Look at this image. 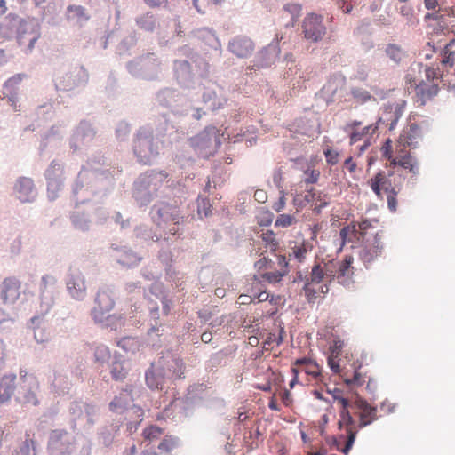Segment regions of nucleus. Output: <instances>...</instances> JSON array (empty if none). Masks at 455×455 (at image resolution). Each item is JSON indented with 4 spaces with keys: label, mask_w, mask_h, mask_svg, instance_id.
Returning <instances> with one entry per match:
<instances>
[{
    "label": "nucleus",
    "mask_w": 455,
    "mask_h": 455,
    "mask_svg": "<svg viewBox=\"0 0 455 455\" xmlns=\"http://www.w3.org/2000/svg\"><path fill=\"white\" fill-rule=\"evenodd\" d=\"M334 401L340 406L339 428L345 430L347 434L346 444L341 451L347 455L354 445L358 430L377 420L378 411L360 396L349 401L343 396L334 395Z\"/></svg>",
    "instance_id": "1"
},
{
    "label": "nucleus",
    "mask_w": 455,
    "mask_h": 455,
    "mask_svg": "<svg viewBox=\"0 0 455 455\" xmlns=\"http://www.w3.org/2000/svg\"><path fill=\"white\" fill-rule=\"evenodd\" d=\"M423 131L417 124H411L408 129L403 130L398 140L393 146L392 140L387 139L382 145L380 151L382 157L395 167L402 166L410 172V179L415 180L419 174V163L416 157L406 150L407 147L414 146L417 140L422 138Z\"/></svg>",
    "instance_id": "2"
},
{
    "label": "nucleus",
    "mask_w": 455,
    "mask_h": 455,
    "mask_svg": "<svg viewBox=\"0 0 455 455\" xmlns=\"http://www.w3.org/2000/svg\"><path fill=\"white\" fill-rule=\"evenodd\" d=\"M387 162L386 166L389 168L388 172H379L369 180L368 183L379 198H382L386 195L388 209L394 212L397 210L396 196L401 191L406 179L405 174H410V172L402 166L394 167L389 161Z\"/></svg>",
    "instance_id": "3"
},
{
    "label": "nucleus",
    "mask_w": 455,
    "mask_h": 455,
    "mask_svg": "<svg viewBox=\"0 0 455 455\" xmlns=\"http://www.w3.org/2000/svg\"><path fill=\"white\" fill-rule=\"evenodd\" d=\"M20 386L18 391L17 401L22 405L36 406L39 403L37 393L39 391V381L33 374L26 371H20Z\"/></svg>",
    "instance_id": "4"
},
{
    "label": "nucleus",
    "mask_w": 455,
    "mask_h": 455,
    "mask_svg": "<svg viewBox=\"0 0 455 455\" xmlns=\"http://www.w3.org/2000/svg\"><path fill=\"white\" fill-rule=\"evenodd\" d=\"M293 379L290 382V387L292 388L295 383L298 382L299 374L304 372L307 376V381L314 384H320L323 382V376L320 365L315 361L303 357L297 359L291 367Z\"/></svg>",
    "instance_id": "5"
},
{
    "label": "nucleus",
    "mask_w": 455,
    "mask_h": 455,
    "mask_svg": "<svg viewBox=\"0 0 455 455\" xmlns=\"http://www.w3.org/2000/svg\"><path fill=\"white\" fill-rule=\"evenodd\" d=\"M41 37L39 25L32 22H23L18 29L17 40L19 45L27 54L31 53L35 44Z\"/></svg>",
    "instance_id": "6"
},
{
    "label": "nucleus",
    "mask_w": 455,
    "mask_h": 455,
    "mask_svg": "<svg viewBox=\"0 0 455 455\" xmlns=\"http://www.w3.org/2000/svg\"><path fill=\"white\" fill-rule=\"evenodd\" d=\"M96 306L92 310V316L95 322L102 323L109 316L115 302L108 291H99L95 299Z\"/></svg>",
    "instance_id": "7"
},
{
    "label": "nucleus",
    "mask_w": 455,
    "mask_h": 455,
    "mask_svg": "<svg viewBox=\"0 0 455 455\" xmlns=\"http://www.w3.org/2000/svg\"><path fill=\"white\" fill-rule=\"evenodd\" d=\"M303 33L307 40L320 41L326 33L323 17L315 13L308 14L303 21Z\"/></svg>",
    "instance_id": "8"
},
{
    "label": "nucleus",
    "mask_w": 455,
    "mask_h": 455,
    "mask_svg": "<svg viewBox=\"0 0 455 455\" xmlns=\"http://www.w3.org/2000/svg\"><path fill=\"white\" fill-rule=\"evenodd\" d=\"M406 106V101L399 100L392 102H387L384 105V116L379 117L377 122L386 123L389 126V130H393L396 125L398 120L403 115Z\"/></svg>",
    "instance_id": "9"
},
{
    "label": "nucleus",
    "mask_w": 455,
    "mask_h": 455,
    "mask_svg": "<svg viewBox=\"0 0 455 455\" xmlns=\"http://www.w3.org/2000/svg\"><path fill=\"white\" fill-rule=\"evenodd\" d=\"M153 138L150 135L138 134L134 140V153L140 162L144 164L150 163L156 152L153 150Z\"/></svg>",
    "instance_id": "10"
},
{
    "label": "nucleus",
    "mask_w": 455,
    "mask_h": 455,
    "mask_svg": "<svg viewBox=\"0 0 455 455\" xmlns=\"http://www.w3.org/2000/svg\"><path fill=\"white\" fill-rule=\"evenodd\" d=\"M67 289L69 294L76 299H82L85 296V280L80 271L73 270L70 272L67 280Z\"/></svg>",
    "instance_id": "11"
},
{
    "label": "nucleus",
    "mask_w": 455,
    "mask_h": 455,
    "mask_svg": "<svg viewBox=\"0 0 455 455\" xmlns=\"http://www.w3.org/2000/svg\"><path fill=\"white\" fill-rule=\"evenodd\" d=\"M383 251V244L381 242V238L377 234L374 237L372 243H367L363 246L359 252L360 259L368 267L374 260H376L379 257L381 256Z\"/></svg>",
    "instance_id": "12"
},
{
    "label": "nucleus",
    "mask_w": 455,
    "mask_h": 455,
    "mask_svg": "<svg viewBox=\"0 0 455 455\" xmlns=\"http://www.w3.org/2000/svg\"><path fill=\"white\" fill-rule=\"evenodd\" d=\"M228 49L238 58H247L253 52L254 44L249 37L238 36L229 42Z\"/></svg>",
    "instance_id": "13"
},
{
    "label": "nucleus",
    "mask_w": 455,
    "mask_h": 455,
    "mask_svg": "<svg viewBox=\"0 0 455 455\" xmlns=\"http://www.w3.org/2000/svg\"><path fill=\"white\" fill-rule=\"evenodd\" d=\"M20 282L15 277H6L1 286V299L5 304H13L20 297Z\"/></svg>",
    "instance_id": "14"
},
{
    "label": "nucleus",
    "mask_w": 455,
    "mask_h": 455,
    "mask_svg": "<svg viewBox=\"0 0 455 455\" xmlns=\"http://www.w3.org/2000/svg\"><path fill=\"white\" fill-rule=\"evenodd\" d=\"M438 92L439 87L437 84L421 81L415 87L416 102L419 106H424L431 101L438 94Z\"/></svg>",
    "instance_id": "15"
},
{
    "label": "nucleus",
    "mask_w": 455,
    "mask_h": 455,
    "mask_svg": "<svg viewBox=\"0 0 455 455\" xmlns=\"http://www.w3.org/2000/svg\"><path fill=\"white\" fill-rule=\"evenodd\" d=\"M361 363L355 362L351 369L343 367L341 378L345 384L351 387H361L365 382V377L360 372Z\"/></svg>",
    "instance_id": "16"
},
{
    "label": "nucleus",
    "mask_w": 455,
    "mask_h": 455,
    "mask_svg": "<svg viewBox=\"0 0 455 455\" xmlns=\"http://www.w3.org/2000/svg\"><path fill=\"white\" fill-rule=\"evenodd\" d=\"M353 262L354 258L350 255H347L343 260L338 261L336 279L339 283L348 285L351 283L354 275Z\"/></svg>",
    "instance_id": "17"
},
{
    "label": "nucleus",
    "mask_w": 455,
    "mask_h": 455,
    "mask_svg": "<svg viewBox=\"0 0 455 455\" xmlns=\"http://www.w3.org/2000/svg\"><path fill=\"white\" fill-rule=\"evenodd\" d=\"M303 291L307 302L315 303L317 299L323 298L329 291V285L306 280Z\"/></svg>",
    "instance_id": "18"
},
{
    "label": "nucleus",
    "mask_w": 455,
    "mask_h": 455,
    "mask_svg": "<svg viewBox=\"0 0 455 455\" xmlns=\"http://www.w3.org/2000/svg\"><path fill=\"white\" fill-rule=\"evenodd\" d=\"M15 191L22 203L32 201L36 196L33 180L28 178H20L15 185Z\"/></svg>",
    "instance_id": "19"
},
{
    "label": "nucleus",
    "mask_w": 455,
    "mask_h": 455,
    "mask_svg": "<svg viewBox=\"0 0 455 455\" xmlns=\"http://www.w3.org/2000/svg\"><path fill=\"white\" fill-rule=\"evenodd\" d=\"M16 376L14 374L4 375L0 378V405L7 403L12 396L16 388Z\"/></svg>",
    "instance_id": "20"
},
{
    "label": "nucleus",
    "mask_w": 455,
    "mask_h": 455,
    "mask_svg": "<svg viewBox=\"0 0 455 455\" xmlns=\"http://www.w3.org/2000/svg\"><path fill=\"white\" fill-rule=\"evenodd\" d=\"M57 280L53 275H45L42 277V295L49 293L50 299L43 305L42 314L47 313L53 304V293Z\"/></svg>",
    "instance_id": "21"
},
{
    "label": "nucleus",
    "mask_w": 455,
    "mask_h": 455,
    "mask_svg": "<svg viewBox=\"0 0 455 455\" xmlns=\"http://www.w3.org/2000/svg\"><path fill=\"white\" fill-rule=\"evenodd\" d=\"M339 236L341 239V247L346 243H356L362 238L357 230V225L355 222H351L350 224L343 227L340 229Z\"/></svg>",
    "instance_id": "22"
},
{
    "label": "nucleus",
    "mask_w": 455,
    "mask_h": 455,
    "mask_svg": "<svg viewBox=\"0 0 455 455\" xmlns=\"http://www.w3.org/2000/svg\"><path fill=\"white\" fill-rule=\"evenodd\" d=\"M67 19L68 20L76 21L82 25L86 22L90 16L87 14L85 9L81 5H68L67 8Z\"/></svg>",
    "instance_id": "23"
},
{
    "label": "nucleus",
    "mask_w": 455,
    "mask_h": 455,
    "mask_svg": "<svg viewBox=\"0 0 455 455\" xmlns=\"http://www.w3.org/2000/svg\"><path fill=\"white\" fill-rule=\"evenodd\" d=\"M379 129V122L363 127L361 131H353L349 133V143L351 145L362 140L364 137H371Z\"/></svg>",
    "instance_id": "24"
},
{
    "label": "nucleus",
    "mask_w": 455,
    "mask_h": 455,
    "mask_svg": "<svg viewBox=\"0 0 455 455\" xmlns=\"http://www.w3.org/2000/svg\"><path fill=\"white\" fill-rule=\"evenodd\" d=\"M129 372V367L124 361L115 360L110 368V374L114 380L123 381L126 379Z\"/></svg>",
    "instance_id": "25"
},
{
    "label": "nucleus",
    "mask_w": 455,
    "mask_h": 455,
    "mask_svg": "<svg viewBox=\"0 0 455 455\" xmlns=\"http://www.w3.org/2000/svg\"><path fill=\"white\" fill-rule=\"evenodd\" d=\"M158 216L163 222L172 221L174 226L179 223L180 214L175 207L164 205L158 210Z\"/></svg>",
    "instance_id": "26"
},
{
    "label": "nucleus",
    "mask_w": 455,
    "mask_h": 455,
    "mask_svg": "<svg viewBox=\"0 0 455 455\" xmlns=\"http://www.w3.org/2000/svg\"><path fill=\"white\" fill-rule=\"evenodd\" d=\"M34 330V337L38 342H44L48 339V335L44 328V323L43 317L34 316L30 320Z\"/></svg>",
    "instance_id": "27"
},
{
    "label": "nucleus",
    "mask_w": 455,
    "mask_h": 455,
    "mask_svg": "<svg viewBox=\"0 0 455 455\" xmlns=\"http://www.w3.org/2000/svg\"><path fill=\"white\" fill-rule=\"evenodd\" d=\"M301 6L298 4H287L283 7L282 17L290 19L291 25L300 15Z\"/></svg>",
    "instance_id": "28"
},
{
    "label": "nucleus",
    "mask_w": 455,
    "mask_h": 455,
    "mask_svg": "<svg viewBox=\"0 0 455 455\" xmlns=\"http://www.w3.org/2000/svg\"><path fill=\"white\" fill-rule=\"evenodd\" d=\"M306 280L314 282L315 283H329V279H327V276L325 275V273L322 267L321 263H316L314 265L309 276L307 277Z\"/></svg>",
    "instance_id": "29"
},
{
    "label": "nucleus",
    "mask_w": 455,
    "mask_h": 455,
    "mask_svg": "<svg viewBox=\"0 0 455 455\" xmlns=\"http://www.w3.org/2000/svg\"><path fill=\"white\" fill-rule=\"evenodd\" d=\"M350 93L355 102L359 104H364L368 101L375 100L369 91L361 87L352 88Z\"/></svg>",
    "instance_id": "30"
},
{
    "label": "nucleus",
    "mask_w": 455,
    "mask_h": 455,
    "mask_svg": "<svg viewBox=\"0 0 455 455\" xmlns=\"http://www.w3.org/2000/svg\"><path fill=\"white\" fill-rule=\"evenodd\" d=\"M312 248L313 246L310 243L303 241L301 243L292 247V255L298 261L302 262L306 259L307 254L311 251Z\"/></svg>",
    "instance_id": "31"
},
{
    "label": "nucleus",
    "mask_w": 455,
    "mask_h": 455,
    "mask_svg": "<svg viewBox=\"0 0 455 455\" xmlns=\"http://www.w3.org/2000/svg\"><path fill=\"white\" fill-rule=\"evenodd\" d=\"M178 446V439L172 435H165L159 443L157 448L161 453H170Z\"/></svg>",
    "instance_id": "32"
},
{
    "label": "nucleus",
    "mask_w": 455,
    "mask_h": 455,
    "mask_svg": "<svg viewBox=\"0 0 455 455\" xmlns=\"http://www.w3.org/2000/svg\"><path fill=\"white\" fill-rule=\"evenodd\" d=\"M163 434L164 429L156 425H151L142 431L144 440L149 443L157 440Z\"/></svg>",
    "instance_id": "33"
},
{
    "label": "nucleus",
    "mask_w": 455,
    "mask_h": 455,
    "mask_svg": "<svg viewBox=\"0 0 455 455\" xmlns=\"http://www.w3.org/2000/svg\"><path fill=\"white\" fill-rule=\"evenodd\" d=\"M261 238L265 242L267 250L271 252L277 251L279 243L275 238V234L272 230H267L261 234Z\"/></svg>",
    "instance_id": "34"
},
{
    "label": "nucleus",
    "mask_w": 455,
    "mask_h": 455,
    "mask_svg": "<svg viewBox=\"0 0 455 455\" xmlns=\"http://www.w3.org/2000/svg\"><path fill=\"white\" fill-rule=\"evenodd\" d=\"M139 27L146 31H153L156 27V19L154 15L147 13L137 20Z\"/></svg>",
    "instance_id": "35"
},
{
    "label": "nucleus",
    "mask_w": 455,
    "mask_h": 455,
    "mask_svg": "<svg viewBox=\"0 0 455 455\" xmlns=\"http://www.w3.org/2000/svg\"><path fill=\"white\" fill-rule=\"evenodd\" d=\"M110 358V351L105 345H97L94 347V360L100 364H104Z\"/></svg>",
    "instance_id": "36"
},
{
    "label": "nucleus",
    "mask_w": 455,
    "mask_h": 455,
    "mask_svg": "<svg viewBox=\"0 0 455 455\" xmlns=\"http://www.w3.org/2000/svg\"><path fill=\"white\" fill-rule=\"evenodd\" d=\"M146 383L151 389L162 388L163 378L156 376L153 370H148L146 372Z\"/></svg>",
    "instance_id": "37"
},
{
    "label": "nucleus",
    "mask_w": 455,
    "mask_h": 455,
    "mask_svg": "<svg viewBox=\"0 0 455 455\" xmlns=\"http://www.w3.org/2000/svg\"><path fill=\"white\" fill-rule=\"evenodd\" d=\"M314 199V201H311V206L317 212H320L329 204V198L327 195L321 191H315Z\"/></svg>",
    "instance_id": "38"
},
{
    "label": "nucleus",
    "mask_w": 455,
    "mask_h": 455,
    "mask_svg": "<svg viewBox=\"0 0 455 455\" xmlns=\"http://www.w3.org/2000/svg\"><path fill=\"white\" fill-rule=\"evenodd\" d=\"M35 451V441L30 438L29 435H27L26 439L17 452V455H36Z\"/></svg>",
    "instance_id": "39"
},
{
    "label": "nucleus",
    "mask_w": 455,
    "mask_h": 455,
    "mask_svg": "<svg viewBox=\"0 0 455 455\" xmlns=\"http://www.w3.org/2000/svg\"><path fill=\"white\" fill-rule=\"evenodd\" d=\"M322 267L329 279V283H331L333 279L336 278L337 275V267H339V264L337 260H329L327 262H323Z\"/></svg>",
    "instance_id": "40"
},
{
    "label": "nucleus",
    "mask_w": 455,
    "mask_h": 455,
    "mask_svg": "<svg viewBox=\"0 0 455 455\" xmlns=\"http://www.w3.org/2000/svg\"><path fill=\"white\" fill-rule=\"evenodd\" d=\"M315 191L316 190H315V189L307 190L302 199H300L299 196H296L294 197V204L299 207H304L307 204H311V201L315 200L314 198L315 196Z\"/></svg>",
    "instance_id": "41"
},
{
    "label": "nucleus",
    "mask_w": 455,
    "mask_h": 455,
    "mask_svg": "<svg viewBox=\"0 0 455 455\" xmlns=\"http://www.w3.org/2000/svg\"><path fill=\"white\" fill-rule=\"evenodd\" d=\"M429 28H431L432 33L435 35H445L449 31V27L445 18L438 22L429 24Z\"/></svg>",
    "instance_id": "42"
},
{
    "label": "nucleus",
    "mask_w": 455,
    "mask_h": 455,
    "mask_svg": "<svg viewBox=\"0 0 455 455\" xmlns=\"http://www.w3.org/2000/svg\"><path fill=\"white\" fill-rule=\"evenodd\" d=\"M294 221V217L290 214H281L277 217L275 225L276 227L287 228Z\"/></svg>",
    "instance_id": "43"
},
{
    "label": "nucleus",
    "mask_w": 455,
    "mask_h": 455,
    "mask_svg": "<svg viewBox=\"0 0 455 455\" xmlns=\"http://www.w3.org/2000/svg\"><path fill=\"white\" fill-rule=\"evenodd\" d=\"M386 52L390 59L396 62L400 61L403 55L401 49L395 45H389L387 48Z\"/></svg>",
    "instance_id": "44"
},
{
    "label": "nucleus",
    "mask_w": 455,
    "mask_h": 455,
    "mask_svg": "<svg viewBox=\"0 0 455 455\" xmlns=\"http://www.w3.org/2000/svg\"><path fill=\"white\" fill-rule=\"evenodd\" d=\"M343 346L344 343L342 340L335 339L330 347V355H332V357H339L341 355Z\"/></svg>",
    "instance_id": "45"
},
{
    "label": "nucleus",
    "mask_w": 455,
    "mask_h": 455,
    "mask_svg": "<svg viewBox=\"0 0 455 455\" xmlns=\"http://www.w3.org/2000/svg\"><path fill=\"white\" fill-rule=\"evenodd\" d=\"M127 401L124 399L121 395L116 396L113 401L109 403L110 410L113 411H117L120 409H123L126 406Z\"/></svg>",
    "instance_id": "46"
},
{
    "label": "nucleus",
    "mask_w": 455,
    "mask_h": 455,
    "mask_svg": "<svg viewBox=\"0 0 455 455\" xmlns=\"http://www.w3.org/2000/svg\"><path fill=\"white\" fill-rule=\"evenodd\" d=\"M323 154L328 164L334 165L339 162V152L332 150L331 148H327L323 151Z\"/></svg>",
    "instance_id": "47"
},
{
    "label": "nucleus",
    "mask_w": 455,
    "mask_h": 455,
    "mask_svg": "<svg viewBox=\"0 0 455 455\" xmlns=\"http://www.w3.org/2000/svg\"><path fill=\"white\" fill-rule=\"evenodd\" d=\"M328 365L334 373H342V370L339 365V357H332V355L328 356Z\"/></svg>",
    "instance_id": "48"
},
{
    "label": "nucleus",
    "mask_w": 455,
    "mask_h": 455,
    "mask_svg": "<svg viewBox=\"0 0 455 455\" xmlns=\"http://www.w3.org/2000/svg\"><path fill=\"white\" fill-rule=\"evenodd\" d=\"M283 274L275 271V272H268L262 275V277L271 283H278L282 280Z\"/></svg>",
    "instance_id": "49"
},
{
    "label": "nucleus",
    "mask_w": 455,
    "mask_h": 455,
    "mask_svg": "<svg viewBox=\"0 0 455 455\" xmlns=\"http://www.w3.org/2000/svg\"><path fill=\"white\" fill-rule=\"evenodd\" d=\"M425 76H426V79H427V83H435L434 81L435 80H438L439 79V73H438V69L435 68H427L426 70H425Z\"/></svg>",
    "instance_id": "50"
},
{
    "label": "nucleus",
    "mask_w": 455,
    "mask_h": 455,
    "mask_svg": "<svg viewBox=\"0 0 455 455\" xmlns=\"http://www.w3.org/2000/svg\"><path fill=\"white\" fill-rule=\"evenodd\" d=\"M25 77V75L24 74H17L13 76H12L11 78H9L5 84H4V86L6 88H13L14 86H16L17 84H19L22 79Z\"/></svg>",
    "instance_id": "51"
},
{
    "label": "nucleus",
    "mask_w": 455,
    "mask_h": 455,
    "mask_svg": "<svg viewBox=\"0 0 455 455\" xmlns=\"http://www.w3.org/2000/svg\"><path fill=\"white\" fill-rule=\"evenodd\" d=\"M306 178L304 181L307 184L309 183H315L318 180L319 178V172L315 170H307L305 172Z\"/></svg>",
    "instance_id": "52"
},
{
    "label": "nucleus",
    "mask_w": 455,
    "mask_h": 455,
    "mask_svg": "<svg viewBox=\"0 0 455 455\" xmlns=\"http://www.w3.org/2000/svg\"><path fill=\"white\" fill-rule=\"evenodd\" d=\"M356 225L358 226L357 230L362 238L365 235L366 231L371 228V222L369 220H363Z\"/></svg>",
    "instance_id": "53"
},
{
    "label": "nucleus",
    "mask_w": 455,
    "mask_h": 455,
    "mask_svg": "<svg viewBox=\"0 0 455 455\" xmlns=\"http://www.w3.org/2000/svg\"><path fill=\"white\" fill-rule=\"evenodd\" d=\"M445 0H424V5L427 10L434 11L442 6Z\"/></svg>",
    "instance_id": "54"
},
{
    "label": "nucleus",
    "mask_w": 455,
    "mask_h": 455,
    "mask_svg": "<svg viewBox=\"0 0 455 455\" xmlns=\"http://www.w3.org/2000/svg\"><path fill=\"white\" fill-rule=\"evenodd\" d=\"M344 167L350 172L354 173L356 171L357 164L353 160V157L349 156L347 157L344 162Z\"/></svg>",
    "instance_id": "55"
},
{
    "label": "nucleus",
    "mask_w": 455,
    "mask_h": 455,
    "mask_svg": "<svg viewBox=\"0 0 455 455\" xmlns=\"http://www.w3.org/2000/svg\"><path fill=\"white\" fill-rule=\"evenodd\" d=\"M336 4L345 13H348L352 10L349 0H336Z\"/></svg>",
    "instance_id": "56"
},
{
    "label": "nucleus",
    "mask_w": 455,
    "mask_h": 455,
    "mask_svg": "<svg viewBox=\"0 0 455 455\" xmlns=\"http://www.w3.org/2000/svg\"><path fill=\"white\" fill-rule=\"evenodd\" d=\"M285 204H286V199H285V196H284V195H282V196H280V198L278 199V201H277V202H275V203L273 204L272 208H273V210H275L276 212H282V211L284 209Z\"/></svg>",
    "instance_id": "57"
},
{
    "label": "nucleus",
    "mask_w": 455,
    "mask_h": 455,
    "mask_svg": "<svg viewBox=\"0 0 455 455\" xmlns=\"http://www.w3.org/2000/svg\"><path fill=\"white\" fill-rule=\"evenodd\" d=\"M443 18H445L444 15L439 14L437 12H427L424 16L425 20H432V21H434V23L440 21Z\"/></svg>",
    "instance_id": "58"
},
{
    "label": "nucleus",
    "mask_w": 455,
    "mask_h": 455,
    "mask_svg": "<svg viewBox=\"0 0 455 455\" xmlns=\"http://www.w3.org/2000/svg\"><path fill=\"white\" fill-rule=\"evenodd\" d=\"M443 18H445L444 15L439 14L437 12H427L424 16L425 20H432V21H434V23L440 21Z\"/></svg>",
    "instance_id": "59"
},
{
    "label": "nucleus",
    "mask_w": 455,
    "mask_h": 455,
    "mask_svg": "<svg viewBox=\"0 0 455 455\" xmlns=\"http://www.w3.org/2000/svg\"><path fill=\"white\" fill-rule=\"evenodd\" d=\"M254 198L259 203H265L267 199V195L266 191H264L262 189H258L254 193Z\"/></svg>",
    "instance_id": "60"
},
{
    "label": "nucleus",
    "mask_w": 455,
    "mask_h": 455,
    "mask_svg": "<svg viewBox=\"0 0 455 455\" xmlns=\"http://www.w3.org/2000/svg\"><path fill=\"white\" fill-rule=\"evenodd\" d=\"M444 59L443 60V63L449 64L452 66L454 64V52L451 51V49L449 50L448 52H446V49L444 48Z\"/></svg>",
    "instance_id": "61"
},
{
    "label": "nucleus",
    "mask_w": 455,
    "mask_h": 455,
    "mask_svg": "<svg viewBox=\"0 0 455 455\" xmlns=\"http://www.w3.org/2000/svg\"><path fill=\"white\" fill-rule=\"evenodd\" d=\"M362 125L361 121L354 120L347 124L346 130L349 131L350 132L353 131H358L357 128Z\"/></svg>",
    "instance_id": "62"
},
{
    "label": "nucleus",
    "mask_w": 455,
    "mask_h": 455,
    "mask_svg": "<svg viewBox=\"0 0 455 455\" xmlns=\"http://www.w3.org/2000/svg\"><path fill=\"white\" fill-rule=\"evenodd\" d=\"M268 298H269L268 293H267L266 291H261L258 295L253 296V300L255 299H257L258 302H263V301L267 300Z\"/></svg>",
    "instance_id": "63"
},
{
    "label": "nucleus",
    "mask_w": 455,
    "mask_h": 455,
    "mask_svg": "<svg viewBox=\"0 0 455 455\" xmlns=\"http://www.w3.org/2000/svg\"><path fill=\"white\" fill-rule=\"evenodd\" d=\"M148 5L156 7L167 2V0H143Z\"/></svg>",
    "instance_id": "64"
}]
</instances>
